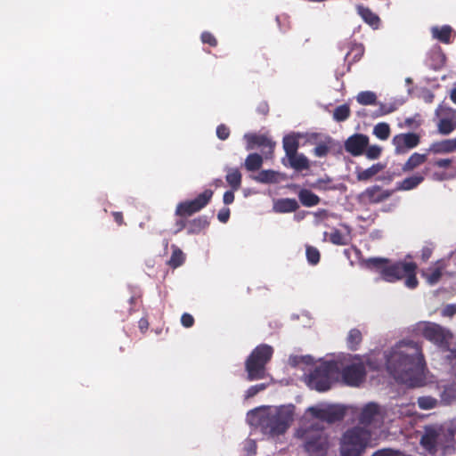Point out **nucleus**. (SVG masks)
Instances as JSON below:
<instances>
[{
	"instance_id": "obj_1",
	"label": "nucleus",
	"mask_w": 456,
	"mask_h": 456,
	"mask_svg": "<svg viewBox=\"0 0 456 456\" xmlns=\"http://www.w3.org/2000/svg\"><path fill=\"white\" fill-rule=\"evenodd\" d=\"M386 365L395 379L411 381L424 370L425 361L420 346L412 340L399 342L387 355Z\"/></svg>"
},
{
	"instance_id": "obj_2",
	"label": "nucleus",
	"mask_w": 456,
	"mask_h": 456,
	"mask_svg": "<svg viewBox=\"0 0 456 456\" xmlns=\"http://www.w3.org/2000/svg\"><path fill=\"white\" fill-rule=\"evenodd\" d=\"M295 406L281 405L275 408L256 410L252 411V424L271 436L283 435L294 419Z\"/></svg>"
},
{
	"instance_id": "obj_3",
	"label": "nucleus",
	"mask_w": 456,
	"mask_h": 456,
	"mask_svg": "<svg viewBox=\"0 0 456 456\" xmlns=\"http://www.w3.org/2000/svg\"><path fill=\"white\" fill-rule=\"evenodd\" d=\"M365 263L368 268L378 271L380 277L387 282H395L404 278V284L407 288L413 289L419 285L416 277L418 266L414 262L397 261L391 263L388 258L370 257Z\"/></svg>"
},
{
	"instance_id": "obj_4",
	"label": "nucleus",
	"mask_w": 456,
	"mask_h": 456,
	"mask_svg": "<svg viewBox=\"0 0 456 456\" xmlns=\"http://www.w3.org/2000/svg\"><path fill=\"white\" fill-rule=\"evenodd\" d=\"M296 436L302 441L308 456H326L331 445L330 436L324 429L313 425L299 428Z\"/></svg>"
},
{
	"instance_id": "obj_5",
	"label": "nucleus",
	"mask_w": 456,
	"mask_h": 456,
	"mask_svg": "<svg viewBox=\"0 0 456 456\" xmlns=\"http://www.w3.org/2000/svg\"><path fill=\"white\" fill-rule=\"evenodd\" d=\"M371 433L361 427L347 429L339 444L340 456H363L370 443Z\"/></svg>"
},
{
	"instance_id": "obj_6",
	"label": "nucleus",
	"mask_w": 456,
	"mask_h": 456,
	"mask_svg": "<svg viewBox=\"0 0 456 456\" xmlns=\"http://www.w3.org/2000/svg\"><path fill=\"white\" fill-rule=\"evenodd\" d=\"M273 354V347L266 344H261L253 349L245 362L248 381L263 379L266 377V365L271 361Z\"/></svg>"
},
{
	"instance_id": "obj_7",
	"label": "nucleus",
	"mask_w": 456,
	"mask_h": 456,
	"mask_svg": "<svg viewBox=\"0 0 456 456\" xmlns=\"http://www.w3.org/2000/svg\"><path fill=\"white\" fill-rule=\"evenodd\" d=\"M335 361H326L317 366L308 376V386L318 392H325L331 387L332 378L338 373Z\"/></svg>"
},
{
	"instance_id": "obj_8",
	"label": "nucleus",
	"mask_w": 456,
	"mask_h": 456,
	"mask_svg": "<svg viewBox=\"0 0 456 456\" xmlns=\"http://www.w3.org/2000/svg\"><path fill=\"white\" fill-rule=\"evenodd\" d=\"M306 411L314 419L333 424L345 418L346 408L340 404H318L309 407Z\"/></svg>"
},
{
	"instance_id": "obj_9",
	"label": "nucleus",
	"mask_w": 456,
	"mask_h": 456,
	"mask_svg": "<svg viewBox=\"0 0 456 456\" xmlns=\"http://www.w3.org/2000/svg\"><path fill=\"white\" fill-rule=\"evenodd\" d=\"M421 335L428 341L441 348H446L452 338L450 330L435 322H424L419 325Z\"/></svg>"
},
{
	"instance_id": "obj_10",
	"label": "nucleus",
	"mask_w": 456,
	"mask_h": 456,
	"mask_svg": "<svg viewBox=\"0 0 456 456\" xmlns=\"http://www.w3.org/2000/svg\"><path fill=\"white\" fill-rule=\"evenodd\" d=\"M213 194L214 192L212 190L207 189L195 199L178 203L175 212V216L187 217L200 211L210 202Z\"/></svg>"
},
{
	"instance_id": "obj_11",
	"label": "nucleus",
	"mask_w": 456,
	"mask_h": 456,
	"mask_svg": "<svg viewBox=\"0 0 456 456\" xmlns=\"http://www.w3.org/2000/svg\"><path fill=\"white\" fill-rule=\"evenodd\" d=\"M343 381L351 387H358L366 376V369L362 362H353L346 366L341 372Z\"/></svg>"
},
{
	"instance_id": "obj_12",
	"label": "nucleus",
	"mask_w": 456,
	"mask_h": 456,
	"mask_svg": "<svg viewBox=\"0 0 456 456\" xmlns=\"http://www.w3.org/2000/svg\"><path fill=\"white\" fill-rule=\"evenodd\" d=\"M384 415L376 403H369L362 409L359 416V422L364 426L378 427L383 422Z\"/></svg>"
},
{
	"instance_id": "obj_13",
	"label": "nucleus",
	"mask_w": 456,
	"mask_h": 456,
	"mask_svg": "<svg viewBox=\"0 0 456 456\" xmlns=\"http://www.w3.org/2000/svg\"><path fill=\"white\" fill-rule=\"evenodd\" d=\"M394 191L384 190L379 185H372L366 188L361 194V199L369 204H378L389 199Z\"/></svg>"
},
{
	"instance_id": "obj_14",
	"label": "nucleus",
	"mask_w": 456,
	"mask_h": 456,
	"mask_svg": "<svg viewBox=\"0 0 456 456\" xmlns=\"http://www.w3.org/2000/svg\"><path fill=\"white\" fill-rule=\"evenodd\" d=\"M245 138L248 144V150L253 149L254 146H258L262 148L265 154L273 155L276 143L269 136L265 134H247Z\"/></svg>"
},
{
	"instance_id": "obj_15",
	"label": "nucleus",
	"mask_w": 456,
	"mask_h": 456,
	"mask_svg": "<svg viewBox=\"0 0 456 456\" xmlns=\"http://www.w3.org/2000/svg\"><path fill=\"white\" fill-rule=\"evenodd\" d=\"M369 144V137L362 134H354L345 142V150L353 156L362 155Z\"/></svg>"
},
{
	"instance_id": "obj_16",
	"label": "nucleus",
	"mask_w": 456,
	"mask_h": 456,
	"mask_svg": "<svg viewBox=\"0 0 456 456\" xmlns=\"http://www.w3.org/2000/svg\"><path fill=\"white\" fill-rule=\"evenodd\" d=\"M419 136L415 133L400 134L395 135L393 139V143L399 152L403 151V148H415L419 145Z\"/></svg>"
},
{
	"instance_id": "obj_17",
	"label": "nucleus",
	"mask_w": 456,
	"mask_h": 456,
	"mask_svg": "<svg viewBox=\"0 0 456 456\" xmlns=\"http://www.w3.org/2000/svg\"><path fill=\"white\" fill-rule=\"evenodd\" d=\"M440 432L436 428H426L425 433L420 439V444L429 453L435 454L437 452V443Z\"/></svg>"
},
{
	"instance_id": "obj_18",
	"label": "nucleus",
	"mask_w": 456,
	"mask_h": 456,
	"mask_svg": "<svg viewBox=\"0 0 456 456\" xmlns=\"http://www.w3.org/2000/svg\"><path fill=\"white\" fill-rule=\"evenodd\" d=\"M446 265L443 259L437 260L433 267L422 272V277L429 285H436L443 276Z\"/></svg>"
},
{
	"instance_id": "obj_19",
	"label": "nucleus",
	"mask_w": 456,
	"mask_h": 456,
	"mask_svg": "<svg viewBox=\"0 0 456 456\" xmlns=\"http://www.w3.org/2000/svg\"><path fill=\"white\" fill-rule=\"evenodd\" d=\"M428 169L423 173H417L411 176L406 177L397 183V191H410L417 188L425 179Z\"/></svg>"
},
{
	"instance_id": "obj_20",
	"label": "nucleus",
	"mask_w": 456,
	"mask_h": 456,
	"mask_svg": "<svg viewBox=\"0 0 456 456\" xmlns=\"http://www.w3.org/2000/svg\"><path fill=\"white\" fill-rule=\"evenodd\" d=\"M356 11L365 23L370 25L374 29L379 28L380 25V19L369 7L359 4L356 6Z\"/></svg>"
},
{
	"instance_id": "obj_21",
	"label": "nucleus",
	"mask_w": 456,
	"mask_h": 456,
	"mask_svg": "<svg viewBox=\"0 0 456 456\" xmlns=\"http://www.w3.org/2000/svg\"><path fill=\"white\" fill-rule=\"evenodd\" d=\"M298 208V202L295 199L290 198L280 199L273 205V209L277 213H291Z\"/></svg>"
},
{
	"instance_id": "obj_22",
	"label": "nucleus",
	"mask_w": 456,
	"mask_h": 456,
	"mask_svg": "<svg viewBox=\"0 0 456 456\" xmlns=\"http://www.w3.org/2000/svg\"><path fill=\"white\" fill-rule=\"evenodd\" d=\"M209 226L208 216H200L188 222V234H199Z\"/></svg>"
},
{
	"instance_id": "obj_23",
	"label": "nucleus",
	"mask_w": 456,
	"mask_h": 456,
	"mask_svg": "<svg viewBox=\"0 0 456 456\" xmlns=\"http://www.w3.org/2000/svg\"><path fill=\"white\" fill-rule=\"evenodd\" d=\"M428 159L427 154H420L418 152H414L410 156L407 161L403 164L402 170L403 172H411L415 168L419 167L422 164H424Z\"/></svg>"
},
{
	"instance_id": "obj_24",
	"label": "nucleus",
	"mask_w": 456,
	"mask_h": 456,
	"mask_svg": "<svg viewBox=\"0 0 456 456\" xmlns=\"http://www.w3.org/2000/svg\"><path fill=\"white\" fill-rule=\"evenodd\" d=\"M298 199L300 203L307 208L316 206L321 201L318 195L307 189H301L298 191Z\"/></svg>"
},
{
	"instance_id": "obj_25",
	"label": "nucleus",
	"mask_w": 456,
	"mask_h": 456,
	"mask_svg": "<svg viewBox=\"0 0 456 456\" xmlns=\"http://www.w3.org/2000/svg\"><path fill=\"white\" fill-rule=\"evenodd\" d=\"M452 32V28L449 25L433 27L431 28L433 37L444 44H449L451 42Z\"/></svg>"
},
{
	"instance_id": "obj_26",
	"label": "nucleus",
	"mask_w": 456,
	"mask_h": 456,
	"mask_svg": "<svg viewBox=\"0 0 456 456\" xmlns=\"http://www.w3.org/2000/svg\"><path fill=\"white\" fill-rule=\"evenodd\" d=\"M289 165L297 171L306 170L310 167L308 159L303 154L295 153L288 157Z\"/></svg>"
},
{
	"instance_id": "obj_27",
	"label": "nucleus",
	"mask_w": 456,
	"mask_h": 456,
	"mask_svg": "<svg viewBox=\"0 0 456 456\" xmlns=\"http://www.w3.org/2000/svg\"><path fill=\"white\" fill-rule=\"evenodd\" d=\"M241 173L238 168H228L225 175L227 183L232 191H238L241 186Z\"/></svg>"
},
{
	"instance_id": "obj_28",
	"label": "nucleus",
	"mask_w": 456,
	"mask_h": 456,
	"mask_svg": "<svg viewBox=\"0 0 456 456\" xmlns=\"http://www.w3.org/2000/svg\"><path fill=\"white\" fill-rule=\"evenodd\" d=\"M430 151L434 153H450L456 151L452 139L444 140L431 145Z\"/></svg>"
},
{
	"instance_id": "obj_29",
	"label": "nucleus",
	"mask_w": 456,
	"mask_h": 456,
	"mask_svg": "<svg viewBox=\"0 0 456 456\" xmlns=\"http://www.w3.org/2000/svg\"><path fill=\"white\" fill-rule=\"evenodd\" d=\"M362 341V335L360 330L358 329H352L349 330L347 338H346V344L347 347L352 350L355 351L359 348L360 344Z\"/></svg>"
},
{
	"instance_id": "obj_30",
	"label": "nucleus",
	"mask_w": 456,
	"mask_h": 456,
	"mask_svg": "<svg viewBox=\"0 0 456 456\" xmlns=\"http://www.w3.org/2000/svg\"><path fill=\"white\" fill-rule=\"evenodd\" d=\"M173 251L170 259L167 262V265L175 269L179 266H181L185 260V256L183 252L177 248L175 245L172 246Z\"/></svg>"
},
{
	"instance_id": "obj_31",
	"label": "nucleus",
	"mask_w": 456,
	"mask_h": 456,
	"mask_svg": "<svg viewBox=\"0 0 456 456\" xmlns=\"http://www.w3.org/2000/svg\"><path fill=\"white\" fill-rule=\"evenodd\" d=\"M299 143L296 137L293 135H286L283 138V149L286 152L287 158L297 152Z\"/></svg>"
},
{
	"instance_id": "obj_32",
	"label": "nucleus",
	"mask_w": 456,
	"mask_h": 456,
	"mask_svg": "<svg viewBox=\"0 0 456 456\" xmlns=\"http://www.w3.org/2000/svg\"><path fill=\"white\" fill-rule=\"evenodd\" d=\"M263 164V158L258 153H251L245 159V167L248 171H256Z\"/></svg>"
},
{
	"instance_id": "obj_33",
	"label": "nucleus",
	"mask_w": 456,
	"mask_h": 456,
	"mask_svg": "<svg viewBox=\"0 0 456 456\" xmlns=\"http://www.w3.org/2000/svg\"><path fill=\"white\" fill-rule=\"evenodd\" d=\"M383 169V166L379 163L374 164L367 169L357 173V179L359 181H367L376 175Z\"/></svg>"
},
{
	"instance_id": "obj_34",
	"label": "nucleus",
	"mask_w": 456,
	"mask_h": 456,
	"mask_svg": "<svg viewBox=\"0 0 456 456\" xmlns=\"http://www.w3.org/2000/svg\"><path fill=\"white\" fill-rule=\"evenodd\" d=\"M312 187L319 191L336 190L337 186L332 184V179L325 175V177L319 178L312 184Z\"/></svg>"
},
{
	"instance_id": "obj_35",
	"label": "nucleus",
	"mask_w": 456,
	"mask_h": 456,
	"mask_svg": "<svg viewBox=\"0 0 456 456\" xmlns=\"http://www.w3.org/2000/svg\"><path fill=\"white\" fill-rule=\"evenodd\" d=\"M351 114L350 108L347 104H342L338 106L333 112V118L337 122H343L346 120Z\"/></svg>"
},
{
	"instance_id": "obj_36",
	"label": "nucleus",
	"mask_w": 456,
	"mask_h": 456,
	"mask_svg": "<svg viewBox=\"0 0 456 456\" xmlns=\"http://www.w3.org/2000/svg\"><path fill=\"white\" fill-rule=\"evenodd\" d=\"M438 132L441 134H449L456 129V123L450 118H441L437 125Z\"/></svg>"
},
{
	"instance_id": "obj_37",
	"label": "nucleus",
	"mask_w": 456,
	"mask_h": 456,
	"mask_svg": "<svg viewBox=\"0 0 456 456\" xmlns=\"http://www.w3.org/2000/svg\"><path fill=\"white\" fill-rule=\"evenodd\" d=\"M356 100L362 105H372L376 103L377 96L371 91H363L358 94Z\"/></svg>"
},
{
	"instance_id": "obj_38",
	"label": "nucleus",
	"mask_w": 456,
	"mask_h": 456,
	"mask_svg": "<svg viewBox=\"0 0 456 456\" xmlns=\"http://www.w3.org/2000/svg\"><path fill=\"white\" fill-rule=\"evenodd\" d=\"M364 53V47L362 44H353L350 47L349 52L346 54V57H349L352 55V61H349V64L352 62L358 61Z\"/></svg>"
},
{
	"instance_id": "obj_39",
	"label": "nucleus",
	"mask_w": 456,
	"mask_h": 456,
	"mask_svg": "<svg viewBox=\"0 0 456 456\" xmlns=\"http://www.w3.org/2000/svg\"><path fill=\"white\" fill-rule=\"evenodd\" d=\"M373 134L380 140H387L390 135V126L387 123H379L374 126Z\"/></svg>"
},
{
	"instance_id": "obj_40",
	"label": "nucleus",
	"mask_w": 456,
	"mask_h": 456,
	"mask_svg": "<svg viewBox=\"0 0 456 456\" xmlns=\"http://www.w3.org/2000/svg\"><path fill=\"white\" fill-rule=\"evenodd\" d=\"M305 254H306V258H307V261L309 262V264L314 265L320 262L321 255H320L319 250L315 247L307 246Z\"/></svg>"
},
{
	"instance_id": "obj_41",
	"label": "nucleus",
	"mask_w": 456,
	"mask_h": 456,
	"mask_svg": "<svg viewBox=\"0 0 456 456\" xmlns=\"http://www.w3.org/2000/svg\"><path fill=\"white\" fill-rule=\"evenodd\" d=\"M437 400L431 396H421L418 399V406L422 410H430L436 406Z\"/></svg>"
},
{
	"instance_id": "obj_42",
	"label": "nucleus",
	"mask_w": 456,
	"mask_h": 456,
	"mask_svg": "<svg viewBox=\"0 0 456 456\" xmlns=\"http://www.w3.org/2000/svg\"><path fill=\"white\" fill-rule=\"evenodd\" d=\"M330 241L338 246H345L348 244L347 239L339 230H335L330 234Z\"/></svg>"
},
{
	"instance_id": "obj_43",
	"label": "nucleus",
	"mask_w": 456,
	"mask_h": 456,
	"mask_svg": "<svg viewBox=\"0 0 456 456\" xmlns=\"http://www.w3.org/2000/svg\"><path fill=\"white\" fill-rule=\"evenodd\" d=\"M397 106L395 103H379V109L376 110L378 116H384L396 110Z\"/></svg>"
},
{
	"instance_id": "obj_44",
	"label": "nucleus",
	"mask_w": 456,
	"mask_h": 456,
	"mask_svg": "<svg viewBox=\"0 0 456 456\" xmlns=\"http://www.w3.org/2000/svg\"><path fill=\"white\" fill-rule=\"evenodd\" d=\"M275 173L272 170H263L256 177V180L260 183H271L274 179Z\"/></svg>"
},
{
	"instance_id": "obj_45",
	"label": "nucleus",
	"mask_w": 456,
	"mask_h": 456,
	"mask_svg": "<svg viewBox=\"0 0 456 456\" xmlns=\"http://www.w3.org/2000/svg\"><path fill=\"white\" fill-rule=\"evenodd\" d=\"M266 384L261 383L255 386H251L246 391V398H251L256 395L259 392L264 391L266 388Z\"/></svg>"
},
{
	"instance_id": "obj_46",
	"label": "nucleus",
	"mask_w": 456,
	"mask_h": 456,
	"mask_svg": "<svg viewBox=\"0 0 456 456\" xmlns=\"http://www.w3.org/2000/svg\"><path fill=\"white\" fill-rule=\"evenodd\" d=\"M290 362L293 366H297L300 363L310 365L314 363V359L310 355L294 356L293 358L290 359Z\"/></svg>"
},
{
	"instance_id": "obj_47",
	"label": "nucleus",
	"mask_w": 456,
	"mask_h": 456,
	"mask_svg": "<svg viewBox=\"0 0 456 456\" xmlns=\"http://www.w3.org/2000/svg\"><path fill=\"white\" fill-rule=\"evenodd\" d=\"M329 151L330 146L325 142H321L317 144L316 147L314 149V154L319 158L326 157Z\"/></svg>"
},
{
	"instance_id": "obj_48",
	"label": "nucleus",
	"mask_w": 456,
	"mask_h": 456,
	"mask_svg": "<svg viewBox=\"0 0 456 456\" xmlns=\"http://www.w3.org/2000/svg\"><path fill=\"white\" fill-rule=\"evenodd\" d=\"M366 157L370 159H377L381 154V148L378 145H372L366 148Z\"/></svg>"
},
{
	"instance_id": "obj_49",
	"label": "nucleus",
	"mask_w": 456,
	"mask_h": 456,
	"mask_svg": "<svg viewBox=\"0 0 456 456\" xmlns=\"http://www.w3.org/2000/svg\"><path fill=\"white\" fill-rule=\"evenodd\" d=\"M200 38H201V41L203 44H208L213 47L217 45L216 38L215 37V36L212 33H210L208 31H204L201 34Z\"/></svg>"
},
{
	"instance_id": "obj_50",
	"label": "nucleus",
	"mask_w": 456,
	"mask_h": 456,
	"mask_svg": "<svg viewBox=\"0 0 456 456\" xmlns=\"http://www.w3.org/2000/svg\"><path fill=\"white\" fill-rule=\"evenodd\" d=\"M216 135L220 140H226L230 135L229 127L224 124L219 125L216 127Z\"/></svg>"
},
{
	"instance_id": "obj_51",
	"label": "nucleus",
	"mask_w": 456,
	"mask_h": 456,
	"mask_svg": "<svg viewBox=\"0 0 456 456\" xmlns=\"http://www.w3.org/2000/svg\"><path fill=\"white\" fill-rule=\"evenodd\" d=\"M372 456H404L397 451L392 449H383L373 453Z\"/></svg>"
},
{
	"instance_id": "obj_52",
	"label": "nucleus",
	"mask_w": 456,
	"mask_h": 456,
	"mask_svg": "<svg viewBox=\"0 0 456 456\" xmlns=\"http://www.w3.org/2000/svg\"><path fill=\"white\" fill-rule=\"evenodd\" d=\"M181 323L185 328H191L194 324V318L191 314L184 313L181 317Z\"/></svg>"
},
{
	"instance_id": "obj_53",
	"label": "nucleus",
	"mask_w": 456,
	"mask_h": 456,
	"mask_svg": "<svg viewBox=\"0 0 456 456\" xmlns=\"http://www.w3.org/2000/svg\"><path fill=\"white\" fill-rule=\"evenodd\" d=\"M230 209L228 208H222L218 214H217V219L223 223V224H225L228 222L229 218H230Z\"/></svg>"
},
{
	"instance_id": "obj_54",
	"label": "nucleus",
	"mask_w": 456,
	"mask_h": 456,
	"mask_svg": "<svg viewBox=\"0 0 456 456\" xmlns=\"http://www.w3.org/2000/svg\"><path fill=\"white\" fill-rule=\"evenodd\" d=\"M256 444L253 440H249L245 446V451L247 452L248 456L255 455L256 453Z\"/></svg>"
},
{
	"instance_id": "obj_55",
	"label": "nucleus",
	"mask_w": 456,
	"mask_h": 456,
	"mask_svg": "<svg viewBox=\"0 0 456 456\" xmlns=\"http://www.w3.org/2000/svg\"><path fill=\"white\" fill-rule=\"evenodd\" d=\"M452 162V161L450 159H440L434 162V166L442 168H447L451 166Z\"/></svg>"
},
{
	"instance_id": "obj_56",
	"label": "nucleus",
	"mask_w": 456,
	"mask_h": 456,
	"mask_svg": "<svg viewBox=\"0 0 456 456\" xmlns=\"http://www.w3.org/2000/svg\"><path fill=\"white\" fill-rule=\"evenodd\" d=\"M456 314V305H447L443 310L444 316L452 317Z\"/></svg>"
},
{
	"instance_id": "obj_57",
	"label": "nucleus",
	"mask_w": 456,
	"mask_h": 456,
	"mask_svg": "<svg viewBox=\"0 0 456 456\" xmlns=\"http://www.w3.org/2000/svg\"><path fill=\"white\" fill-rule=\"evenodd\" d=\"M223 200H224V203L225 205H229V204H232L233 201H234V193H233V191H226L224 193V197H223Z\"/></svg>"
},
{
	"instance_id": "obj_58",
	"label": "nucleus",
	"mask_w": 456,
	"mask_h": 456,
	"mask_svg": "<svg viewBox=\"0 0 456 456\" xmlns=\"http://www.w3.org/2000/svg\"><path fill=\"white\" fill-rule=\"evenodd\" d=\"M432 248H429V247H424L422 249H421V259L426 262L428 261L431 256H432Z\"/></svg>"
},
{
	"instance_id": "obj_59",
	"label": "nucleus",
	"mask_w": 456,
	"mask_h": 456,
	"mask_svg": "<svg viewBox=\"0 0 456 456\" xmlns=\"http://www.w3.org/2000/svg\"><path fill=\"white\" fill-rule=\"evenodd\" d=\"M138 327L142 333H145L149 329V322L146 318H141L138 322Z\"/></svg>"
},
{
	"instance_id": "obj_60",
	"label": "nucleus",
	"mask_w": 456,
	"mask_h": 456,
	"mask_svg": "<svg viewBox=\"0 0 456 456\" xmlns=\"http://www.w3.org/2000/svg\"><path fill=\"white\" fill-rule=\"evenodd\" d=\"M187 226H188V222L186 220H184L183 218L180 220H177L175 223V227H176L175 232H181Z\"/></svg>"
},
{
	"instance_id": "obj_61",
	"label": "nucleus",
	"mask_w": 456,
	"mask_h": 456,
	"mask_svg": "<svg viewBox=\"0 0 456 456\" xmlns=\"http://www.w3.org/2000/svg\"><path fill=\"white\" fill-rule=\"evenodd\" d=\"M112 216H113V218L115 220V222L118 225H122L124 224L123 214L121 212H118V211L117 212H113Z\"/></svg>"
},
{
	"instance_id": "obj_62",
	"label": "nucleus",
	"mask_w": 456,
	"mask_h": 456,
	"mask_svg": "<svg viewBox=\"0 0 456 456\" xmlns=\"http://www.w3.org/2000/svg\"><path fill=\"white\" fill-rule=\"evenodd\" d=\"M434 94L432 93H428L426 96H425V102H428V103H431L434 100Z\"/></svg>"
},
{
	"instance_id": "obj_63",
	"label": "nucleus",
	"mask_w": 456,
	"mask_h": 456,
	"mask_svg": "<svg viewBox=\"0 0 456 456\" xmlns=\"http://www.w3.org/2000/svg\"><path fill=\"white\" fill-rule=\"evenodd\" d=\"M451 100L456 104V87L451 93Z\"/></svg>"
},
{
	"instance_id": "obj_64",
	"label": "nucleus",
	"mask_w": 456,
	"mask_h": 456,
	"mask_svg": "<svg viewBox=\"0 0 456 456\" xmlns=\"http://www.w3.org/2000/svg\"><path fill=\"white\" fill-rule=\"evenodd\" d=\"M441 109H442V106H441V105H439V106H438V108H437V109H436V115H437V116H439V115H440Z\"/></svg>"
}]
</instances>
